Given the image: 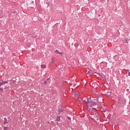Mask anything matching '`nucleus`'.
<instances>
[{"label": "nucleus", "mask_w": 130, "mask_h": 130, "mask_svg": "<svg viewBox=\"0 0 130 130\" xmlns=\"http://www.w3.org/2000/svg\"><path fill=\"white\" fill-rule=\"evenodd\" d=\"M129 70H127V72H129Z\"/></svg>", "instance_id": "20"}, {"label": "nucleus", "mask_w": 130, "mask_h": 130, "mask_svg": "<svg viewBox=\"0 0 130 130\" xmlns=\"http://www.w3.org/2000/svg\"><path fill=\"white\" fill-rule=\"evenodd\" d=\"M97 101H98V100H94L93 101H92L91 98H88L87 99V100L85 101V103H86L87 105V110L88 111H90V108H89V107H91V106H94V105H96V104H97Z\"/></svg>", "instance_id": "1"}, {"label": "nucleus", "mask_w": 130, "mask_h": 130, "mask_svg": "<svg viewBox=\"0 0 130 130\" xmlns=\"http://www.w3.org/2000/svg\"><path fill=\"white\" fill-rule=\"evenodd\" d=\"M102 111H103V112H106V109H105V110H103Z\"/></svg>", "instance_id": "12"}, {"label": "nucleus", "mask_w": 130, "mask_h": 130, "mask_svg": "<svg viewBox=\"0 0 130 130\" xmlns=\"http://www.w3.org/2000/svg\"><path fill=\"white\" fill-rule=\"evenodd\" d=\"M107 96H108V97H109V96H110V94H109V95L107 94Z\"/></svg>", "instance_id": "18"}, {"label": "nucleus", "mask_w": 130, "mask_h": 130, "mask_svg": "<svg viewBox=\"0 0 130 130\" xmlns=\"http://www.w3.org/2000/svg\"><path fill=\"white\" fill-rule=\"evenodd\" d=\"M58 112H59V113H60L61 112H63V110H62L61 109H58Z\"/></svg>", "instance_id": "7"}, {"label": "nucleus", "mask_w": 130, "mask_h": 130, "mask_svg": "<svg viewBox=\"0 0 130 130\" xmlns=\"http://www.w3.org/2000/svg\"><path fill=\"white\" fill-rule=\"evenodd\" d=\"M55 52H56L57 53H58L59 54H62V53L59 52V51L57 50H55Z\"/></svg>", "instance_id": "5"}, {"label": "nucleus", "mask_w": 130, "mask_h": 130, "mask_svg": "<svg viewBox=\"0 0 130 130\" xmlns=\"http://www.w3.org/2000/svg\"><path fill=\"white\" fill-rule=\"evenodd\" d=\"M122 99V98H120V99H119L118 100H119V103H120V102H121V100Z\"/></svg>", "instance_id": "9"}, {"label": "nucleus", "mask_w": 130, "mask_h": 130, "mask_svg": "<svg viewBox=\"0 0 130 130\" xmlns=\"http://www.w3.org/2000/svg\"><path fill=\"white\" fill-rule=\"evenodd\" d=\"M128 74V76H129L130 77V72H129Z\"/></svg>", "instance_id": "17"}, {"label": "nucleus", "mask_w": 130, "mask_h": 130, "mask_svg": "<svg viewBox=\"0 0 130 130\" xmlns=\"http://www.w3.org/2000/svg\"><path fill=\"white\" fill-rule=\"evenodd\" d=\"M56 120H57V121H59L60 120V116H57L56 117Z\"/></svg>", "instance_id": "6"}, {"label": "nucleus", "mask_w": 130, "mask_h": 130, "mask_svg": "<svg viewBox=\"0 0 130 130\" xmlns=\"http://www.w3.org/2000/svg\"><path fill=\"white\" fill-rule=\"evenodd\" d=\"M4 129L7 130L8 129V128L7 127H4Z\"/></svg>", "instance_id": "11"}, {"label": "nucleus", "mask_w": 130, "mask_h": 130, "mask_svg": "<svg viewBox=\"0 0 130 130\" xmlns=\"http://www.w3.org/2000/svg\"><path fill=\"white\" fill-rule=\"evenodd\" d=\"M45 84H46V81H44Z\"/></svg>", "instance_id": "19"}, {"label": "nucleus", "mask_w": 130, "mask_h": 130, "mask_svg": "<svg viewBox=\"0 0 130 130\" xmlns=\"http://www.w3.org/2000/svg\"><path fill=\"white\" fill-rule=\"evenodd\" d=\"M41 67L42 68V69H45L46 68V65H45V64H42Z\"/></svg>", "instance_id": "4"}, {"label": "nucleus", "mask_w": 130, "mask_h": 130, "mask_svg": "<svg viewBox=\"0 0 130 130\" xmlns=\"http://www.w3.org/2000/svg\"><path fill=\"white\" fill-rule=\"evenodd\" d=\"M68 119H69V120H71V117H68Z\"/></svg>", "instance_id": "15"}, {"label": "nucleus", "mask_w": 130, "mask_h": 130, "mask_svg": "<svg viewBox=\"0 0 130 130\" xmlns=\"http://www.w3.org/2000/svg\"><path fill=\"white\" fill-rule=\"evenodd\" d=\"M80 96V94L79 93V92L76 91L75 93V97H79Z\"/></svg>", "instance_id": "2"}, {"label": "nucleus", "mask_w": 130, "mask_h": 130, "mask_svg": "<svg viewBox=\"0 0 130 130\" xmlns=\"http://www.w3.org/2000/svg\"><path fill=\"white\" fill-rule=\"evenodd\" d=\"M94 117L95 118H98V117H99V114L98 113H95L94 114Z\"/></svg>", "instance_id": "3"}, {"label": "nucleus", "mask_w": 130, "mask_h": 130, "mask_svg": "<svg viewBox=\"0 0 130 130\" xmlns=\"http://www.w3.org/2000/svg\"><path fill=\"white\" fill-rule=\"evenodd\" d=\"M101 76V77H102V78H103V79H105V77H103V76H102V75H100Z\"/></svg>", "instance_id": "13"}, {"label": "nucleus", "mask_w": 130, "mask_h": 130, "mask_svg": "<svg viewBox=\"0 0 130 130\" xmlns=\"http://www.w3.org/2000/svg\"><path fill=\"white\" fill-rule=\"evenodd\" d=\"M57 123H58V122H57Z\"/></svg>", "instance_id": "21"}, {"label": "nucleus", "mask_w": 130, "mask_h": 130, "mask_svg": "<svg viewBox=\"0 0 130 130\" xmlns=\"http://www.w3.org/2000/svg\"><path fill=\"white\" fill-rule=\"evenodd\" d=\"M2 85H4V81L3 80L0 81V86H2Z\"/></svg>", "instance_id": "8"}, {"label": "nucleus", "mask_w": 130, "mask_h": 130, "mask_svg": "<svg viewBox=\"0 0 130 130\" xmlns=\"http://www.w3.org/2000/svg\"><path fill=\"white\" fill-rule=\"evenodd\" d=\"M4 84H6V83H8L7 81H3Z\"/></svg>", "instance_id": "14"}, {"label": "nucleus", "mask_w": 130, "mask_h": 130, "mask_svg": "<svg viewBox=\"0 0 130 130\" xmlns=\"http://www.w3.org/2000/svg\"><path fill=\"white\" fill-rule=\"evenodd\" d=\"M87 75H91V71H88Z\"/></svg>", "instance_id": "10"}, {"label": "nucleus", "mask_w": 130, "mask_h": 130, "mask_svg": "<svg viewBox=\"0 0 130 130\" xmlns=\"http://www.w3.org/2000/svg\"><path fill=\"white\" fill-rule=\"evenodd\" d=\"M3 89L2 88H0V91H3Z\"/></svg>", "instance_id": "16"}]
</instances>
